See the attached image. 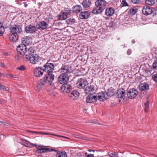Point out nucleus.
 Instances as JSON below:
<instances>
[{"instance_id":"obj_1","label":"nucleus","mask_w":157,"mask_h":157,"mask_svg":"<svg viewBox=\"0 0 157 157\" xmlns=\"http://www.w3.org/2000/svg\"><path fill=\"white\" fill-rule=\"evenodd\" d=\"M17 49L20 54H24L21 57L23 60L28 61L29 56L33 54L35 49L33 47H30L28 48L24 45H20L17 46Z\"/></svg>"},{"instance_id":"obj_2","label":"nucleus","mask_w":157,"mask_h":157,"mask_svg":"<svg viewBox=\"0 0 157 157\" xmlns=\"http://www.w3.org/2000/svg\"><path fill=\"white\" fill-rule=\"evenodd\" d=\"M95 4L97 8L103 12L105 9L106 2L105 0H97L95 2Z\"/></svg>"},{"instance_id":"obj_3","label":"nucleus","mask_w":157,"mask_h":157,"mask_svg":"<svg viewBox=\"0 0 157 157\" xmlns=\"http://www.w3.org/2000/svg\"><path fill=\"white\" fill-rule=\"evenodd\" d=\"M10 30L11 33L15 34L18 36L22 31L21 27L16 25L12 26L10 28Z\"/></svg>"},{"instance_id":"obj_4","label":"nucleus","mask_w":157,"mask_h":157,"mask_svg":"<svg viewBox=\"0 0 157 157\" xmlns=\"http://www.w3.org/2000/svg\"><path fill=\"white\" fill-rule=\"evenodd\" d=\"M59 71L62 73L67 74V75L71 73L72 71L71 67L70 65H67L62 67L59 70Z\"/></svg>"},{"instance_id":"obj_5","label":"nucleus","mask_w":157,"mask_h":157,"mask_svg":"<svg viewBox=\"0 0 157 157\" xmlns=\"http://www.w3.org/2000/svg\"><path fill=\"white\" fill-rule=\"evenodd\" d=\"M54 78V75L52 73H48L45 76L44 80L46 83L52 85Z\"/></svg>"},{"instance_id":"obj_6","label":"nucleus","mask_w":157,"mask_h":157,"mask_svg":"<svg viewBox=\"0 0 157 157\" xmlns=\"http://www.w3.org/2000/svg\"><path fill=\"white\" fill-rule=\"evenodd\" d=\"M44 70L48 73H51L54 70L55 67L53 64L52 63H47L44 66Z\"/></svg>"},{"instance_id":"obj_7","label":"nucleus","mask_w":157,"mask_h":157,"mask_svg":"<svg viewBox=\"0 0 157 157\" xmlns=\"http://www.w3.org/2000/svg\"><path fill=\"white\" fill-rule=\"evenodd\" d=\"M28 58V61L29 60L31 63L35 64L38 62L39 56L36 54H33L29 56Z\"/></svg>"},{"instance_id":"obj_8","label":"nucleus","mask_w":157,"mask_h":157,"mask_svg":"<svg viewBox=\"0 0 157 157\" xmlns=\"http://www.w3.org/2000/svg\"><path fill=\"white\" fill-rule=\"evenodd\" d=\"M127 96L129 98L132 99L135 98L138 94V91L136 89L133 88L129 90L127 92Z\"/></svg>"},{"instance_id":"obj_9","label":"nucleus","mask_w":157,"mask_h":157,"mask_svg":"<svg viewBox=\"0 0 157 157\" xmlns=\"http://www.w3.org/2000/svg\"><path fill=\"white\" fill-rule=\"evenodd\" d=\"M44 71L41 67H36L34 70V75L36 77H40L43 75Z\"/></svg>"},{"instance_id":"obj_10","label":"nucleus","mask_w":157,"mask_h":157,"mask_svg":"<svg viewBox=\"0 0 157 157\" xmlns=\"http://www.w3.org/2000/svg\"><path fill=\"white\" fill-rule=\"evenodd\" d=\"M69 78L68 75L67 74L62 73L58 78V81L60 84L67 82L69 80Z\"/></svg>"},{"instance_id":"obj_11","label":"nucleus","mask_w":157,"mask_h":157,"mask_svg":"<svg viewBox=\"0 0 157 157\" xmlns=\"http://www.w3.org/2000/svg\"><path fill=\"white\" fill-rule=\"evenodd\" d=\"M87 83V82L84 78H80L78 79L76 84L78 87L81 89L84 87Z\"/></svg>"},{"instance_id":"obj_12","label":"nucleus","mask_w":157,"mask_h":157,"mask_svg":"<svg viewBox=\"0 0 157 157\" xmlns=\"http://www.w3.org/2000/svg\"><path fill=\"white\" fill-rule=\"evenodd\" d=\"M61 90L64 93H69L71 90V86L69 84L65 83L61 87Z\"/></svg>"},{"instance_id":"obj_13","label":"nucleus","mask_w":157,"mask_h":157,"mask_svg":"<svg viewBox=\"0 0 157 157\" xmlns=\"http://www.w3.org/2000/svg\"><path fill=\"white\" fill-rule=\"evenodd\" d=\"M97 96L93 94H90L86 97V102L90 103H94L97 101Z\"/></svg>"},{"instance_id":"obj_14","label":"nucleus","mask_w":157,"mask_h":157,"mask_svg":"<svg viewBox=\"0 0 157 157\" xmlns=\"http://www.w3.org/2000/svg\"><path fill=\"white\" fill-rule=\"evenodd\" d=\"M46 83L44 79H41L39 81L36 85V90L37 91H40L42 88H43L46 85Z\"/></svg>"},{"instance_id":"obj_15","label":"nucleus","mask_w":157,"mask_h":157,"mask_svg":"<svg viewBox=\"0 0 157 157\" xmlns=\"http://www.w3.org/2000/svg\"><path fill=\"white\" fill-rule=\"evenodd\" d=\"M48 25L47 23L44 21L39 22L36 25V27L40 29L44 30L47 28Z\"/></svg>"},{"instance_id":"obj_16","label":"nucleus","mask_w":157,"mask_h":157,"mask_svg":"<svg viewBox=\"0 0 157 157\" xmlns=\"http://www.w3.org/2000/svg\"><path fill=\"white\" fill-rule=\"evenodd\" d=\"M142 11L143 14L146 15L151 14L153 12L151 7L147 5L144 6Z\"/></svg>"},{"instance_id":"obj_17","label":"nucleus","mask_w":157,"mask_h":157,"mask_svg":"<svg viewBox=\"0 0 157 157\" xmlns=\"http://www.w3.org/2000/svg\"><path fill=\"white\" fill-rule=\"evenodd\" d=\"M22 44L20 45H24L26 46L32 43V39L29 36H25L21 39Z\"/></svg>"},{"instance_id":"obj_18","label":"nucleus","mask_w":157,"mask_h":157,"mask_svg":"<svg viewBox=\"0 0 157 157\" xmlns=\"http://www.w3.org/2000/svg\"><path fill=\"white\" fill-rule=\"evenodd\" d=\"M79 93L77 90H73L69 94V96L72 99L75 100L77 99L79 96Z\"/></svg>"},{"instance_id":"obj_19","label":"nucleus","mask_w":157,"mask_h":157,"mask_svg":"<svg viewBox=\"0 0 157 157\" xmlns=\"http://www.w3.org/2000/svg\"><path fill=\"white\" fill-rule=\"evenodd\" d=\"M114 12L115 10L113 8H107L105 10V15L108 17H111L113 15Z\"/></svg>"},{"instance_id":"obj_20","label":"nucleus","mask_w":157,"mask_h":157,"mask_svg":"<svg viewBox=\"0 0 157 157\" xmlns=\"http://www.w3.org/2000/svg\"><path fill=\"white\" fill-rule=\"evenodd\" d=\"M85 88V93L86 94H91L93 93L95 90V88H94V86L93 85H89L86 86Z\"/></svg>"},{"instance_id":"obj_21","label":"nucleus","mask_w":157,"mask_h":157,"mask_svg":"<svg viewBox=\"0 0 157 157\" xmlns=\"http://www.w3.org/2000/svg\"><path fill=\"white\" fill-rule=\"evenodd\" d=\"M36 30V28L35 26L30 25L25 28V31L27 33H32Z\"/></svg>"},{"instance_id":"obj_22","label":"nucleus","mask_w":157,"mask_h":157,"mask_svg":"<svg viewBox=\"0 0 157 157\" xmlns=\"http://www.w3.org/2000/svg\"><path fill=\"white\" fill-rule=\"evenodd\" d=\"M149 88V85L146 82L140 83L139 87V90L142 91L147 90H148Z\"/></svg>"},{"instance_id":"obj_23","label":"nucleus","mask_w":157,"mask_h":157,"mask_svg":"<svg viewBox=\"0 0 157 157\" xmlns=\"http://www.w3.org/2000/svg\"><path fill=\"white\" fill-rule=\"evenodd\" d=\"M69 12H64L62 11L59 15L58 18L60 20H63L66 19L68 15L70 13Z\"/></svg>"},{"instance_id":"obj_24","label":"nucleus","mask_w":157,"mask_h":157,"mask_svg":"<svg viewBox=\"0 0 157 157\" xmlns=\"http://www.w3.org/2000/svg\"><path fill=\"white\" fill-rule=\"evenodd\" d=\"M90 15V13L89 11H83L80 13L79 17L81 19H86L89 17Z\"/></svg>"},{"instance_id":"obj_25","label":"nucleus","mask_w":157,"mask_h":157,"mask_svg":"<svg viewBox=\"0 0 157 157\" xmlns=\"http://www.w3.org/2000/svg\"><path fill=\"white\" fill-rule=\"evenodd\" d=\"M18 36L13 33H11L9 35V39L12 42H16L18 40Z\"/></svg>"},{"instance_id":"obj_26","label":"nucleus","mask_w":157,"mask_h":157,"mask_svg":"<svg viewBox=\"0 0 157 157\" xmlns=\"http://www.w3.org/2000/svg\"><path fill=\"white\" fill-rule=\"evenodd\" d=\"M97 96L98 99L100 101H103L106 99V95L104 93L101 92L98 93Z\"/></svg>"},{"instance_id":"obj_27","label":"nucleus","mask_w":157,"mask_h":157,"mask_svg":"<svg viewBox=\"0 0 157 157\" xmlns=\"http://www.w3.org/2000/svg\"><path fill=\"white\" fill-rule=\"evenodd\" d=\"M125 92V91L123 89L119 90L117 93V97L119 98H123L124 96Z\"/></svg>"},{"instance_id":"obj_28","label":"nucleus","mask_w":157,"mask_h":157,"mask_svg":"<svg viewBox=\"0 0 157 157\" xmlns=\"http://www.w3.org/2000/svg\"><path fill=\"white\" fill-rule=\"evenodd\" d=\"M72 10L74 12L78 13L82 10V7L81 5H76L73 7Z\"/></svg>"},{"instance_id":"obj_29","label":"nucleus","mask_w":157,"mask_h":157,"mask_svg":"<svg viewBox=\"0 0 157 157\" xmlns=\"http://www.w3.org/2000/svg\"><path fill=\"white\" fill-rule=\"evenodd\" d=\"M29 132H31V131H29ZM32 132L35 133H36L37 134H43L44 135H52L54 136H58V137H65L63 136H60L59 135L54 134H51L48 133H45V132Z\"/></svg>"},{"instance_id":"obj_30","label":"nucleus","mask_w":157,"mask_h":157,"mask_svg":"<svg viewBox=\"0 0 157 157\" xmlns=\"http://www.w3.org/2000/svg\"><path fill=\"white\" fill-rule=\"evenodd\" d=\"M82 5L84 8H88L91 5V2L90 0H84Z\"/></svg>"},{"instance_id":"obj_31","label":"nucleus","mask_w":157,"mask_h":157,"mask_svg":"<svg viewBox=\"0 0 157 157\" xmlns=\"http://www.w3.org/2000/svg\"><path fill=\"white\" fill-rule=\"evenodd\" d=\"M57 157H67L66 153L65 151H58L57 153Z\"/></svg>"},{"instance_id":"obj_32","label":"nucleus","mask_w":157,"mask_h":157,"mask_svg":"<svg viewBox=\"0 0 157 157\" xmlns=\"http://www.w3.org/2000/svg\"><path fill=\"white\" fill-rule=\"evenodd\" d=\"M102 12L101 11L99 10V8H97L96 7V8H94L92 11V13L95 14L100 13Z\"/></svg>"},{"instance_id":"obj_33","label":"nucleus","mask_w":157,"mask_h":157,"mask_svg":"<svg viewBox=\"0 0 157 157\" xmlns=\"http://www.w3.org/2000/svg\"><path fill=\"white\" fill-rule=\"evenodd\" d=\"M145 109L144 110L146 112L148 111L149 108V102L148 100V97H147V100L146 102L144 103Z\"/></svg>"},{"instance_id":"obj_34","label":"nucleus","mask_w":157,"mask_h":157,"mask_svg":"<svg viewBox=\"0 0 157 157\" xmlns=\"http://www.w3.org/2000/svg\"><path fill=\"white\" fill-rule=\"evenodd\" d=\"M145 3L148 5L153 6L154 4L155 1L154 0H146Z\"/></svg>"},{"instance_id":"obj_35","label":"nucleus","mask_w":157,"mask_h":157,"mask_svg":"<svg viewBox=\"0 0 157 157\" xmlns=\"http://www.w3.org/2000/svg\"><path fill=\"white\" fill-rule=\"evenodd\" d=\"M0 89L4 91H9V88L5 86H4L0 84Z\"/></svg>"},{"instance_id":"obj_36","label":"nucleus","mask_w":157,"mask_h":157,"mask_svg":"<svg viewBox=\"0 0 157 157\" xmlns=\"http://www.w3.org/2000/svg\"><path fill=\"white\" fill-rule=\"evenodd\" d=\"M46 152L45 148H38L36 151V153H43Z\"/></svg>"},{"instance_id":"obj_37","label":"nucleus","mask_w":157,"mask_h":157,"mask_svg":"<svg viewBox=\"0 0 157 157\" xmlns=\"http://www.w3.org/2000/svg\"><path fill=\"white\" fill-rule=\"evenodd\" d=\"M17 55L15 57V60L17 61V60H18L19 58H20L21 59V57L22 56H21V55H23V54H19L17 50Z\"/></svg>"},{"instance_id":"obj_38","label":"nucleus","mask_w":157,"mask_h":157,"mask_svg":"<svg viewBox=\"0 0 157 157\" xmlns=\"http://www.w3.org/2000/svg\"><path fill=\"white\" fill-rule=\"evenodd\" d=\"M21 140L22 141V144L23 145L25 146L24 144H25L27 145H29L30 144L29 142L21 138Z\"/></svg>"},{"instance_id":"obj_39","label":"nucleus","mask_w":157,"mask_h":157,"mask_svg":"<svg viewBox=\"0 0 157 157\" xmlns=\"http://www.w3.org/2000/svg\"><path fill=\"white\" fill-rule=\"evenodd\" d=\"M121 6L122 7L128 6V4L125 0H122Z\"/></svg>"},{"instance_id":"obj_40","label":"nucleus","mask_w":157,"mask_h":157,"mask_svg":"<svg viewBox=\"0 0 157 157\" xmlns=\"http://www.w3.org/2000/svg\"><path fill=\"white\" fill-rule=\"evenodd\" d=\"M109 156L110 157H118V155L117 154L112 153L110 154Z\"/></svg>"},{"instance_id":"obj_41","label":"nucleus","mask_w":157,"mask_h":157,"mask_svg":"<svg viewBox=\"0 0 157 157\" xmlns=\"http://www.w3.org/2000/svg\"><path fill=\"white\" fill-rule=\"evenodd\" d=\"M17 69L21 71H23L25 69V67L23 65H21L17 67Z\"/></svg>"},{"instance_id":"obj_42","label":"nucleus","mask_w":157,"mask_h":157,"mask_svg":"<svg viewBox=\"0 0 157 157\" xmlns=\"http://www.w3.org/2000/svg\"><path fill=\"white\" fill-rule=\"evenodd\" d=\"M152 78L154 81L157 82V74H155L153 75Z\"/></svg>"},{"instance_id":"obj_43","label":"nucleus","mask_w":157,"mask_h":157,"mask_svg":"<svg viewBox=\"0 0 157 157\" xmlns=\"http://www.w3.org/2000/svg\"><path fill=\"white\" fill-rule=\"evenodd\" d=\"M153 68L157 70V60H156L153 63Z\"/></svg>"},{"instance_id":"obj_44","label":"nucleus","mask_w":157,"mask_h":157,"mask_svg":"<svg viewBox=\"0 0 157 157\" xmlns=\"http://www.w3.org/2000/svg\"><path fill=\"white\" fill-rule=\"evenodd\" d=\"M1 29L0 30V36H2L5 31V29L4 27Z\"/></svg>"},{"instance_id":"obj_45","label":"nucleus","mask_w":157,"mask_h":157,"mask_svg":"<svg viewBox=\"0 0 157 157\" xmlns=\"http://www.w3.org/2000/svg\"><path fill=\"white\" fill-rule=\"evenodd\" d=\"M140 0H132V2L134 4H138L140 2Z\"/></svg>"},{"instance_id":"obj_46","label":"nucleus","mask_w":157,"mask_h":157,"mask_svg":"<svg viewBox=\"0 0 157 157\" xmlns=\"http://www.w3.org/2000/svg\"><path fill=\"white\" fill-rule=\"evenodd\" d=\"M87 157H94V155L93 154H88L87 152L85 153Z\"/></svg>"},{"instance_id":"obj_47","label":"nucleus","mask_w":157,"mask_h":157,"mask_svg":"<svg viewBox=\"0 0 157 157\" xmlns=\"http://www.w3.org/2000/svg\"><path fill=\"white\" fill-rule=\"evenodd\" d=\"M130 12L132 14H135L136 13V10L134 9H131L130 10Z\"/></svg>"},{"instance_id":"obj_48","label":"nucleus","mask_w":157,"mask_h":157,"mask_svg":"<svg viewBox=\"0 0 157 157\" xmlns=\"http://www.w3.org/2000/svg\"><path fill=\"white\" fill-rule=\"evenodd\" d=\"M132 53V51L130 49H128L127 51V54L128 55H130Z\"/></svg>"},{"instance_id":"obj_49","label":"nucleus","mask_w":157,"mask_h":157,"mask_svg":"<svg viewBox=\"0 0 157 157\" xmlns=\"http://www.w3.org/2000/svg\"><path fill=\"white\" fill-rule=\"evenodd\" d=\"M0 123H2V124H3L4 125H7V123H6L5 122H4L3 121H0Z\"/></svg>"},{"instance_id":"obj_50","label":"nucleus","mask_w":157,"mask_h":157,"mask_svg":"<svg viewBox=\"0 0 157 157\" xmlns=\"http://www.w3.org/2000/svg\"><path fill=\"white\" fill-rule=\"evenodd\" d=\"M146 71L147 72V73L148 74V75H151V71L148 70V71Z\"/></svg>"},{"instance_id":"obj_51","label":"nucleus","mask_w":157,"mask_h":157,"mask_svg":"<svg viewBox=\"0 0 157 157\" xmlns=\"http://www.w3.org/2000/svg\"><path fill=\"white\" fill-rule=\"evenodd\" d=\"M0 66L2 67H5L4 64L2 63H0Z\"/></svg>"},{"instance_id":"obj_52","label":"nucleus","mask_w":157,"mask_h":157,"mask_svg":"<svg viewBox=\"0 0 157 157\" xmlns=\"http://www.w3.org/2000/svg\"><path fill=\"white\" fill-rule=\"evenodd\" d=\"M50 149H51L48 148H45L46 152L48 151H49V152H51Z\"/></svg>"},{"instance_id":"obj_53","label":"nucleus","mask_w":157,"mask_h":157,"mask_svg":"<svg viewBox=\"0 0 157 157\" xmlns=\"http://www.w3.org/2000/svg\"><path fill=\"white\" fill-rule=\"evenodd\" d=\"M2 28H4L2 26V24L0 21V29Z\"/></svg>"},{"instance_id":"obj_54","label":"nucleus","mask_w":157,"mask_h":157,"mask_svg":"<svg viewBox=\"0 0 157 157\" xmlns=\"http://www.w3.org/2000/svg\"><path fill=\"white\" fill-rule=\"evenodd\" d=\"M9 76H10L12 78H17V77H15L13 75H10Z\"/></svg>"},{"instance_id":"obj_55","label":"nucleus","mask_w":157,"mask_h":157,"mask_svg":"<svg viewBox=\"0 0 157 157\" xmlns=\"http://www.w3.org/2000/svg\"><path fill=\"white\" fill-rule=\"evenodd\" d=\"M50 151H57L56 150L53 149H51Z\"/></svg>"},{"instance_id":"obj_56","label":"nucleus","mask_w":157,"mask_h":157,"mask_svg":"<svg viewBox=\"0 0 157 157\" xmlns=\"http://www.w3.org/2000/svg\"><path fill=\"white\" fill-rule=\"evenodd\" d=\"M4 54L5 55H6V56H8L9 55H8V52H5V53H4Z\"/></svg>"},{"instance_id":"obj_57","label":"nucleus","mask_w":157,"mask_h":157,"mask_svg":"<svg viewBox=\"0 0 157 157\" xmlns=\"http://www.w3.org/2000/svg\"><path fill=\"white\" fill-rule=\"evenodd\" d=\"M0 76H4V75L3 74L0 73Z\"/></svg>"},{"instance_id":"obj_58","label":"nucleus","mask_w":157,"mask_h":157,"mask_svg":"<svg viewBox=\"0 0 157 157\" xmlns=\"http://www.w3.org/2000/svg\"><path fill=\"white\" fill-rule=\"evenodd\" d=\"M76 136H78V135H76ZM73 136L74 137H76V138L78 137L77 136H76V135H74V136Z\"/></svg>"},{"instance_id":"obj_59","label":"nucleus","mask_w":157,"mask_h":157,"mask_svg":"<svg viewBox=\"0 0 157 157\" xmlns=\"http://www.w3.org/2000/svg\"><path fill=\"white\" fill-rule=\"evenodd\" d=\"M75 157H83L81 155H77L76 156H75Z\"/></svg>"},{"instance_id":"obj_60","label":"nucleus","mask_w":157,"mask_h":157,"mask_svg":"<svg viewBox=\"0 0 157 157\" xmlns=\"http://www.w3.org/2000/svg\"><path fill=\"white\" fill-rule=\"evenodd\" d=\"M4 136L2 134H0V137H2Z\"/></svg>"},{"instance_id":"obj_61","label":"nucleus","mask_w":157,"mask_h":157,"mask_svg":"<svg viewBox=\"0 0 157 157\" xmlns=\"http://www.w3.org/2000/svg\"><path fill=\"white\" fill-rule=\"evenodd\" d=\"M93 151V152H94V151L93 150H88V151H89V152H90V151Z\"/></svg>"},{"instance_id":"obj_62","label":"nucleus","mask_w":157,"mask_h":157,"mask_svg":"<svg viewBox=\"0 0 157 157\" xmlns=\"http://www.w3.org/2000/svg\"><path fill=\"white\" fill-rule=\"evenodd\" d=\"M2 102H3L2 100L1 99H0V103L2 104Z\"/></svg>"},{"instance_id":"obj_63","label":"nucleus","mask_w":157,"mask_h":157,"mask_svg":"<svg viewBox=\"0 0 157 157\" xmlns=\"http://www.w3.org/2000/svg\"><path fill=\"white\" fill-rule=\"evenodd\" d=\"M31 144L33 146H36V144Z\"/></svg>"},{"instance_id":"obj_64","label":"nucleus","mask_w":157,"mask_h":157,"mask_svg":"<svg viewBox=\"0 0 157 157\" xmlns=\"http://www.w3.org/2000/svg\"><path fill=\"white\" fill-rule=\"evenodd\" d=\"M132 42L133 43H135V41L134 40H132Z\"/></svg>"}]
</instances>
